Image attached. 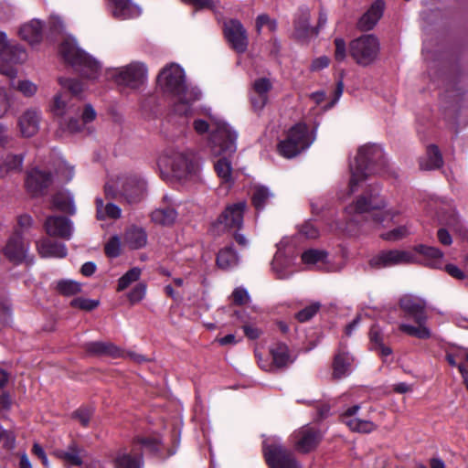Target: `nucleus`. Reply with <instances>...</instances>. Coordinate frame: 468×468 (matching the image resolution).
I'll return each mask as SVG.
<instances>
[{"label":"nucleus","mask_w":468,"mask_h":468,"mask_svg":"<svg viewBox=\"0 0 468 468\" xmlns=\"http://www.w3.org/2000/svg\"><path fill=\"white\" fill-rule=\"evenodd\" d=\"M411 234V227L410 225H402L389 231L381 234V238L387 241H399Z\"/></svg>","instance_id":"obj_48"},{"label":"nucleus","mask_w":468,"mask_h":468,"mask_svg":"<svg viewBox=\"0 0 468 468\" xmlns=\"http://www.w3.org/2000/svg\"><path fill=\"white\" fill-rule=\"evenodd\" d=\"M369 340L372 350L383 344V335L378 326L374 325L371 327L369 332Z\"/></svg>","instance_id":"obj_61"},{"label":"nucleus","mask_w":468,"mask_h":468,"mask_svg":"<svg viewBox=\"0 0 468 468\" xmlns=\"http://www.w3.org/2000/svg\"><path fill=\"white\" fill-rule=\"evenodd\" d=\"M41 120L40 112L34 109H28L18 118V128L24 137L34 136L39 129Z\"/></svg>","instance_id":"obj_21"},{"label":"nucleus","mask_w":468,"mask_h":468,"mask_svg":"<svg viewBox=\"0 0 468 468\" xmlns=\"http://www.w3.org/2000/svg\"><path fill=\"white\" fill-rule=\"evenodd\" d=\"M335 43V59L343 62L346 58L347 50L346 41L342 37H336Z\"/></svg>","instance_id":"obj_56"},{"label":"nucleus","mask_w":468,"mask_h":468,"mask_svg":"<svg viewBox=\"0 0 468 468\" xmlns=\"http://www.w3.org/2000/svg\"><path fill=\"white\" fill-rule=\"evenodd\" d=\"M59 84L68 91L67 93H70L69 96L72 98L78 96L82 91V86L78 80L60 78Z\"/></svg>","instance_id":"obj_51"},{"label":"nucleus","mask_w":468,"mask_h":468,"mask_svg":"<svg viewBox=\"0 0 468 468\" xmlns=\"http://www.w3.org/2000/svg\"><path fill=\"white\" fill-rule=\"evenodd\" d=\"M288 136L292 139L294 144L298 142L303 143L304 144V149L309 147V145L313 143L314 138H312L308 134V128L303 123H297L293 127H292L288 133Z\"/></svg>","instance_id":"obj_39"},{"label":"nucleus","mask_w":468,"mask_h":468,"mask_svg":"<svg viewBox=\"0 0 468 468\" xmlns=\"http://www.w3.org/2000/svg\"><path fill=\"white\" fill-rule=\"evenodd\" d=\"M47 234L69 239L72 234L71 221L64 217H49L45 222Z\"/></svg>","instance_id":"obj_22"},{"label":"nucleus","mask_w":468,"mask_h":468,"mask_svg":"<svg viewBox=\"0 0 468 468\" xmlns=\"http://www.w3.org/2000/svg\"><path fill=\"white\" fill-rule=\"evenodd\" d=\"M319 308H320L319 303H314L310 306H307L306 308L301 310L300 312H298L296 314V318L300 322H306L309 319H311L317 313Z\"/></svg>","instance_id":"obj_57"},{"label":"nucleus","mask_w":468,"mask_h":468,"mask_svg":"<svg viewBox=\"0 0 468 468\" xmlns=\"http://www.w3.org/2000/svg\"><path fill=\"white\" fill-rule=\"evenodd\" d=\"M158 84L170 98L174 110L178 114H187L191 104L200 96L197 90L187 86L184 69L176 63L165 66L160 71Z\"/></svg>","instance_id":"obj_1"},{"label":"nucleus","mask_w":468,"mask_h":468,"mask_svg":"<svg viewBox=\"0 0 468 468\" xmlns=\"http://www.w3.org/2000/svg\"><path fill=\"white\" fill-rule=\"evenodd\" d=\"M61 57L72 65L82 75L89 79H95L100 70L99 63L80 49L72 38L64 40L59 48Z\"/></svg>","instance_id":"obj_8"},{"label":"nucleus","mask_w":468,"mask_h":468,"mask_svg":"<svg viewBox=\"0 0 468 468\" xmlns=\"http://www.w3.org/2000/svg\"><path fill=\"white\" fill-rule=\"evenodd\" d=\"M302 261L308 266L314 268L315 266H322L327 261V253L320 250H308L303 252Z\"/></svg>","instance_id":"obj_38"},{"label":"nucleus","mask_w":468,"mask_h":468,"mask_svg":"<svg viewBox=\"0 0 468 468\" xmlns=\"http://www.w3.org/2000/svg\"><path fill=\"white\" fill-rule=\"evenodd\" d=\"M278 150L282 156L286 158H292L297 155L303 150H304V144L299 142L296 144H294L292 142V138L291 139L287 135V138L278 144Z\"/></svg>","instance_id":"obj_43"},{"label":"nucleus","mask_w":468,"mask_h":468,"mask_svg":"<svg viewBox=\"0 0 468 468\" xmlns=\"http://www.w3.org/2000/svg\"><path fill=\"white\" fill-rule=\"evenodd\" d=\"M115 468H143V460L141 455H132L126 450H121L117 452L114 459Z\"/></svg>","instance_id":"obj_32"},{"label":"nucleus","mask_w":468,"mask_h":468,"mask_svg":"<svg viewBox=\"0 0 468 468\" xmlns=\"http://www.w3.org/2000/svg\"><path fill=\"white\" fill-rule=\"evenodd\" d=\"M92 416L90 409H80L74 412V418L83 426L87 427Z\"/></svg>","instance_id":"obj_60"},{"label":"nucleus","mask_w":468,"mask_h":468,"mask_svg":"<svg viewBox=\"0 0 468 468\" xmlns=\"http://www.w3.org/2000/svg\"><path fill=\"white\" fill-rule=\"evenodd\" d=\"M272 84L267 78H260L252 84L251 104L255 111H261L268 101V92Z\"/></svg>","instance_id":"obj_23"},{"label":"nucleus","mask_w":468,"mask_h":468,"mask_svg":"<svg viewBox=\"0 0 468 468\" xmlns=\"http://www.w3.org/2000/svg\"><path fill=\"white\" fill-rule=\"evenodd\" d=\"M114 16L121 19L134 18L140 16L141 9L132 0H111Z\"/></svg>","instance_id":"obj_27"},{"label":"nucleus","mask_w":468,"mask_h":468,"mask_svg":"<svg viewBox=\"0 0 468 468\" xmlns=\"http://www.w3.org/2000/svg\"><path fill=\"white\" fill-rule=\"evenodd\" d=\"M385 165L384 153L377 144H366L357 150L350 163L349 194L356 190L357 186L368 176L379 173Z\"/></svg>","instance_id":"obj_3"},{"label":"nucleus","mask_w":468,"mask_h":468,"mask_svg":"<svg viewBox=\"0 0 468 468\" xmlns=\"http://www.w3.org/2000/svg\"><path fill=\"white\" fill-rule=\"evenodd\" d=\"M380 44L374 35H363L353 39L349 44V53L356 64L368 66L372 64L378 56Z\"/></svg>","instance_id":"obj_10"},{"label":"nucleus","mask_w":468,"mask_h":468,"mask_svg":"<svg viewBox=\"0 0 468 468\" xmlns=\"http://www.w3.org/2000/svg\"><path fill=\"white\" fill-rule=\"evenodd\" d=\"M146 293V285L144 283L136 284L132 291L127 294V297L131 303H137L141 302Z\"/></svg>","instance_id":"obj_55"},{"label":"nucleus","mask_w":468,"mask_h":468,"mask_svg":"<svg viewBox=\"0 0 468 468\" xmlns=\"http://www.w3.org/2000/svg\"><path fill=\"white\" fill-rule=\"evenodd\" d=\"M22 163V155H8L0 166V177L6 176L10 172L19 171Z\"/></svg>","instance_id":"obj_44"},{"label":"nucleus","mask_w":468,"mask_h":468,"mask_svg":"<svg viewBox=\"0 0 468 468\" xmlns=\"http://www.w3.org/2000/svg\"><path fill=\"white\" fill-rule=\"evenodd\" d=\"M294 28L295 37L302 41H305L318 34L317 30L310 26V15L308 12L298 16L294 22Z\"/></svg>","instance_id":"obj_28"},{"label":"nucleus","mask_w":468,"mask_h":468,"mask_svg":"<svg viewBox=\"0 0 468 468\" xmlns=\"http://www.w3.org/2000/svg\"><path fill=\"white\" fill-rule=\"evenodd\" d=\"M177 218V213L171 207H158L151 214V218L155 224L168 226L173 224Z\"/></svg>","instance_id":"obj_37"},{"label":"nucleus","mask_w":468,"mask_h":468,"mask_svg":"<svg viewBox=\"0 0 468 468\" xmlns=\"http://www.w3.org/2000/svg\"><path fill=\"white\" fill-rule=\"evenodd\" d=\"M158 167L163 175L178 180H187L198 171V164L191 153L177 149H166L159 156Z\"/></svg>","instance_id":"obj_4"},{"label":"nucleus","mask_w":468,"mask_h":468,"mask_svg":"<svg viewBox=\"0 0 468 468\" xmlns=\"http://www.w3.org/2000/svg\"><path fill=\"white\" fill-rule=\"evenodd\" d=\"M401 309L406 314L411 317L416 326L402 323L399 328L401 332L420 339H428L431 336V330L426 325L427 314L425 312L426 303L424 300L414 295H404L399 302Z\"/></svg>","instance_id":"obj_5"},{"label":"nucleus","mask_w":468,"mask_h":468,"mask_svg":"<svg viewBox=\"0 0 468 468\" xmlns=\"http://www.w3.org/2000/svg\"><path fill=\"white\" fill-rule=\"evenodd\" d=\"M346 213L353 220L356 215L373 213L374 220L383 226L392 222L400 214L394 207L387 208L385 201L377 195L361 196L356 202L346 207Z\"/></svg>","instance_id":"obj_6"},{"label":"nucleus","mask_w":468,"mask_h":468,"mask_svg":"<svg viewBox=\"0 0 468 468\" xmlns=\"http://www.w3.org/2000/svg\"><path fill=\"white\" fill-rule=\"evenodd\" d=\"M442 163V157L437 146L430 145L426 157L420 162V166L423 170H432L440 168Z\"/></svg>","instance_id":"obj_36"},{"label":"nucleus","mask_w":468,"mask_h":468,"mask_svg":"<svg viewBox=\"0 0 468 468\" xmlns=\"http://www.w3.org/2000/svg\"><path fill=\"white\" fill-rule=\"evenodd\" d=\"M233 301L236 304L242 305L249 302L250 295L243 288H236L232 292Z\"/></svg>","instance_id":"obj_62"},{"label":"nucleus","mask_w":468,"mask_h":468,"mask_svg":"<svg viewBox=\"0 0 468 468\" xmlns=\"http://www.w3.org/2000/svg\"><path fill=\"white\" fill-rule=\"evenodd\" d=\"M295 449L306 453L316 448L321 440V433L314 428L304 426L295 432Z\"/></svg>","instance_id":"obj_18"},{"label":"nucleus","mask_w":468,"mask_h":468,"mask_svg":"<svg viewBox=\"0 0 468 468\" xmlns=\"http://www.w3.org/2000/svg\"><path fill=\"white\" fill-rule=\"evenodd\" d=\"M224 36L231 48L238 53H244L247 50L248 33L239 20L230 19L224 23Z\"/></svg>","instance_id":"obj_14"},{"label":"nucleus","mask_w":468,"mask_h":468,"mask_svg":"<svg viewBox=\"0 0 468 468\" xmlns=\"http://www.w3.org/2000/svg\"><path fill=\"white\" fill-rule=\"evenodd\" d=\"M50 111L58 118L62 130L70 133L81 131V125L79 123L80 105L77 99L69 96V93L60 92L55 95Z\"/></svg>","instance_id":"obj_7"},{"label":"nucleus","mask_w":468,"mask_h":468,"mask_svg":"<svg viewBox=\"0 0 468 468\" xmlns=\"http://www.w3.org/2000/svg\"><path fill=\"white\" fill-rule=\"evenodd\" d=\"M415 257L412 252L403 250H382L369 261V265L374 268L382 269L396 265L410 264L414 262Z\"/></svg>","instance_id":"obj_13"},{"label":"nucleus","mask_w":468,"mask_h":468,"mask_svg":"<svg viewBox=\"0 0 468 468\" xmlns=\"http://www.w3.org/2000/svg\"><path fill=\"white\" fill-rule=\"evenodd\" d=\"M124 241L129 248L138 250L146 245L147 236L143 229L132 228L125 232Z\"/></svg>","instance_id":"obj_33"},{"label":"nucleus","mask_w":468,"mask_h":468,"mask_svg":"<svg viewBox=\"0 0 468 468\" xmlns=\"http://www.w3.org/2000/svg\"><path fill=\"white\" fill-rule=\"evenodd\" d=\"M0 58L6 63L16 64L26 60L27 54L20 46L10 44L5 33L0 32Z\"/></svg>","instance_id":"obj_20"},{"label":"nucleus","mask_w":468,"mask_h":468,"mask_svg":"<svg viewBox=\"0 0 468 468\" xmlns=\"http://www.w3.org/2000/svg\"><path fill=\"white\" fill-rule=\"evenodd\" d=\"M273 365L276 367L282 368L292 363L290 356L288 346L284 344H276L271 349Z\"/></svg>","instance_id":"obj_34"},{"label":"nucleus","mask_w":468,"mask_h":468,"mask_svg":"<svg viewBox=\"0 0 468 468\" xmlns=\"http://www.w3.org/2000/svg\"><path fill=\"white\" fill-rule=\"evenodd\" d=\"M414 250L429 258L431 261L430 264L433 268H441L442 266L443 253L439 249L425 245H418Z\"/></svg>","instance_id":"obj_41"},{"label":"nucleus","mask_w":468,"mask_h":468,"mask_svg":"<svg viewBox=\"0 0 468 468\" xmlns=\"http://www.w3.org/2000/svg\"><path fill=\"white\" fill-rule=\"evenodd\" d=\"M37 249L43 258H64L67 255V248L64 244L53 242L48 239L38 240Z\"/></svg>","instance_id":"obj_26"},{"label":"nucleus","mask_w":468,"mask_h":468,"mask_svg":"<svg viewBox=\"0 0 468 468\" xmlns=\"http://www.w3.org/2000/svg\"><path fill=\"white\" fill-rule=\"evenodd\" d=\"M239 258L232 248L221 250L217 257V263L223 270L230 269L238 264Z\"/></svg>","instance_id":"obj_42"},{"label":"nucleus","mask_w":468,"mask_h":468,"mask_svg":"<svg viewBox=\"0 0 468 468\" xmlns=\"http://www.w3.org/2000/svg\"><path fill=\"white\" fill-rule=\"evenodd\" d=\"M1 441H3L4 447L12 449L16 443V437L11 431H5L1 428Z\"/></svg>","instance_id":"obj_64"},{"label":"nucleus","mask_w":468,"mask_h":468,"mask_svg":"<svg viewBox=\"0 0 468 468\" xmlns=\"http://www.w3.org/2000/svg\"><path fill=\"white\" fill-rule=\"evenodd\" d=\"M53 207L69 214L75 213L73 198L69 192L58 193L52 200Z\"/></svg>","instance_id":"obj_40"},{"label":"nucleus","mask_w":468,"mask_h":468,"mask_svg":"<svg viewBox=\"0 0 468 468\" xmlns=\"http://www.w3.org/2000/svg\"><path fill=\"white\" fill-rule=\"evenodd\" d=\"M99 300L88 298H75L71 301L70 305L75 308H80L85 311H91L99 305Z\"/></svg>","instance_id":"obj_53"},{"label":"nucleus","mask_w":468,"mask_h":468,"mask_svg":"<svg viewBox=\"0 0 468 468\" xmlns=\"http://www.w3.org/2000/svg\"><path fill=\"white\" fill-rule=\"evenodd\" d=\"M80 120L79 119V123L81 125V130L83 129L84 125L94 121L96 118V112L95 110L90 105H86L84 110L80 112Z\"/></svg>","instance_id":"obj_58"},{"label":"nucleus","mask_w":468,"mask_h":468,"mask_svg":"<svg viewBox=\"0 0 468 468\" xmlns=\"http://www.w3.org/2000/svg\"><path fill=\"white\" fill-rule=\"evenodd\" d=\"M111 77L121 86L138 89L147 80V68L144 63L134 61L112 69Z\"/></svg>","instance_id":"obj_11"},{"label":"nucleus","mask_w":468,"mask_h":468,"mask_svg":"<svg viewBox=\"0 0 468 468\" xmlns=\"http://www.w3.org/2000/svg\"><path fill=\"white\" fill-rule=\"evenodd\" d=\"M87 350L92 354L108 355L112 357H129L137 363L146 361V358L143 355L134 352L124 353L118 346L110 342H91L88 344Z\"/></svg>","instance_id":"obj_16"},{"label":"nucleus","mask_w":468,"mask_h":468,"mask_svg":"<svg viewBox=\"0 0 468 468\" xmlns=\"http://www.w3.org/2000/svg\"><path fill=\"white\" fill-rule=\"evenodd\" d=\"M28 250V242L24 240L22 233L16 229L3 247L2 252L10 261L20 263L25 260Z\"/></svg>","instance_id":"obj_15"},{"label":"nucleus","mask_w":468,"mask_h":468,"mask_svg":"<svg viewBox=\"0 0 468 468\" xmlns=\"http://www.w3.org/2000/svg\"><path fill=\"white\" fill-rule=\"evenodd\" d=\"M383 10L384 2L382 0H377L358 20V28L363 31L371 30L381 18Z\"/></svg>","instance_id":"obj_25"},{"label":"nucleus","mask_w":468,"mask_h":468,"mask_svg":"<svg viewBox=\"0 0 468 468\" xmlns=\"http://www.w3.org/2000/svg\"><path fill=\"white\" fill-rule=\"evenodd\" d=\"M360 410L359 405H354L346 409L342 414L344 423L356 432L369 433L377 429V425L368 420H362L356 416Z\"/></svg>","instance_id":"obj_17"},{"label":"nucleus","mask_w":468,"mask_h":468,"mask_svg":"<svg viewBox=\"0 0 468 468\" xmlns=\"http://www.w3.org/2000/svg\"><path fill=\"white\" fill-rule=\"evenodd\" d=\"M11 86L26 97L34 96L37 90V84L28 80H18L16 83L12 81Z\"/></svg>","instance_id":"obj_50"},{"label":"nucleus","mask_w":468,"mask_h":468,"mask_svg":"<svg viewBox=\"0 0 468 468\" xmlns=\"http://www.w3.org/2000/svg\"><path fill=\"white\" fill-rule=\"evenodd\" d=\"M56 455L69 466H80L83 463V450L76 444L69 445L67 450L57 451Z\"/></svg>","instance_id":"obj_31"},{"label":"nucleus","mask_w":468,"mask_h":468,"mask_svg":"<svg viewBox=\"0 0 468 468\" xmlns=\"http://www.w3.org/2000/svg\"><path fill=\"white\" fill-rule=\"evenodd\" d=\"M142 274V270L134 267L126 271L118 280L117 291L122 292L128 288L133 282H137Z\"/></svg>","instance_id":"obj_46"},{"label":"nucleus","mask_w":468,"mask_h":468,"mask_svg":"<svg viewBox=\"0 0 468 468\" xmlns=\"http://www.w3.org/2000/svg\"><path fill=\"white\" fill-rule=\"evenodd\" d=\"M57 289L61 294L71 296L80 292L81 285L71 280H63L58 282Z\"/></svg>","instance_id":"obj_49"},{"label":"nucleus","mask_w":468,"mask_h":468,"mask_svg":"<svg viewBox=\"0 0 468 468\" xmlns=\"http://www.w3.org/2000/svg\"><path fill=\"white\" fill-rule=\"evenodd\" d=\"M264 27H266L271 32H273L277 28V23L265 14L260 15L256 18L257 32L260 34Z\"/></svg>","instance_id":"obj_54"},{"label":"nucleus","mask_w":468,"mask_h":468,"mask_svg":"<svg viewBox=\"0 0 468 468\" xmlns=\"http://www.w3.org/2000/svg\"><path fill=\"white\" fill-rule=\"evenodd\" d=\"M263 452L271 468H301L291 451L276 440L265 441Z\"/></svg>","instance_id":"obj_12"},{"label":"nucleus","mask_w":468,"mask_h":468,"mask_svg":"<svg viewBox=\"0 0 468 468\" xmlns=\"http://www.w3.org/2000/svg\"><path fill=\"white\" fill-rule=\"evenodd\" d=\"M42 23L33 19L21 27L19 34L24 40L30 44H36L42 38Z\"/></svg>","instance_id":"obj_29"},{"label":"nucleus","mask_w":468,"mask_h":468,"mask_svg":"<svg viewBox=\"0 0 468 468\" xmlns=\"http://www.w3.org/2000/svg\"><path fill=\"white\" fill-rule=\"evenodd\" d=\"M51 181V176L48 173L35 168L28 173L26 186L32 195L37 196L41 194Z\"/></svg>","instance_id":"obj_24"},{"label":"nucleus","mask_w":468,"mask_h":468,"mask_svg":"<svg viewBox=\"0 0 468 468\" xmlns=\"http://www.w3.org/2000/svg\"><path fill=\"white\" fill-rule=\"evenodd\" d=\"M215 170L218 176L226 183L232 182V166L227 157L218 159L215 164Z\"/></svg>","instance_id":"obj_47"},{"label":"nucleus","mask_w":468,"mask_h":468,"mask_svg":"<svg viewBox=\"0 0 468 468\" xmlns=\"http://www.w3.org/2000/svg\"><path fill=\"white\" fill-rule=\"evenodd\" d=\"M104 250L108 257H118L121 253V239L118 236L112 237L105 244Z\"/></svg>","instance_id":"obj_52"},{"label":"nucleus","mask_w":468,"mask_h":468,"mask_svg":"<svg viewBox=\"0 0 468 468\" xmlns=\"http://www.w3.org/2000/svg\"><path fill=\"white\" fill-rule=\"evenodd\" d=\"M247 207L245 201L229 205L218 218V222L227 229H239L243 222V214Z\"/></svg>","instance_id":"obj_19"},{"label":"nucleus","mask_w":468,"mask_h":468,"mask_svg":"<svg viewBox=\"0 0 468 468\" xmlns=\"http://www.w3.org/2000/svg\"><path fill=\"white\" fill-rule=\"evenodd\" d=\"M57 176L64 181H69L73 176V167L65 162H60L57 169Z\"/></svg>","instance_id":"obj_59"},{"label":"nucleus","mask_w":468,"mask_h":468,"mask_svg":"<svg viewBox=\"0 0 468 468\" xmlns=\"http://www.w3.org/2000/svg\"><path fill=\"white\" fill-rule=\"evenodd\" d=\"M145 182L135 177L119 176L105 185V194L110 197H124L129 202L138 201L145 192Z\"/></svg>","instance_id":"obj_9"},{"label":"nucleus","mask_w":468,"mask_h":468,"mask_svg":"<svg viewBox=\"0 0 468 468\" xmlns=\"http://www.w3.org/2000/svg\"><path fill=\"white\" fill-rule=\"evenodd\" d=\"M121 216L122 209L118 206L111 202L104 204L101 198H96V217L99 220L118 219Z\"/></svg>","instance_id":"obj_30"},{"label":"nucleus","mask_w":468,"mask_h":468,"mask_svg":"<svg viewBox=\"0 0 468 468\" xmlns=\"http://www.w3.org/2000/svg\"><path fill=\"white\" fill-rule=\"evenodd\" d=\"M193 128L198 134L209 133L210 147L215 155H231L236 152L238 133L210 110L206 112L205 119L194 120Z\"/></svg>","instance_id":"obj_2"},{"label":"nucleus","mask_w":468,"mask_h":468,"mask_svg":"<svg viewBox=\"0 0 468 468\" xmlns=\"http://www.w3.org/2000/svg\"><path fill=\"white\" fill-rule=\"evenodd\" d=\"M272 197L273 195L268 188L264 186H257L252 193L253 205L257 209H261L270 203Z\"/></svg>","instance_id":"obj_45"},{"label":"nucleus","mask_w":468,"mask_h":468,"mask_svg":"<svg viewBox=\"0 0 468 468\" xmlns=\"http://www.w3.org/2000/svg\"><path fill=\"white\" fill-rule=\"evenodd\" d=\"M353 357L347 352H339L334 361L333 375L335 378H341L349 373Z\"/></svg>","instance_id":"obj_35"},{"label":"nucleus","mask_w":468,"mask_h":468,"mask_svg":"<svg viewBox=\"0 0 468 468\" xmlns=\"http://www.w3.org/2000/svg\"><path fill=\"white\" fill-rule=\"evenodd\" d=\"M330 58L326 56H321L314 58L310 66L312 71H320L329 66Z\"/></svg>","instance_id":"obj_63"}]
</instances>
